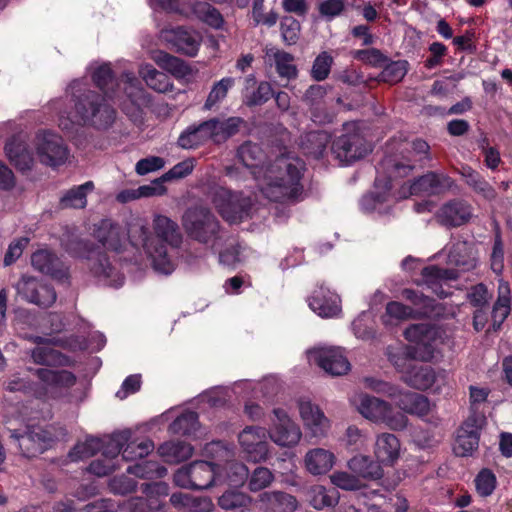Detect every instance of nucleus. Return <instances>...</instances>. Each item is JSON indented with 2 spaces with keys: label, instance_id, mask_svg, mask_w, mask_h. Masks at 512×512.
I'll return each instance as SVG.
<instances>
[{
  "label": "nucleus",
  "instance_id": "1",
  "mask_svg": "<svg viewBox=\"0 0 512 512\" xmlns=\"http://www.w3.org/2000/svg\"><path fill=\"white\" fill-rule=\"evenodd\" d=\"M261 155L258 145L246 143L238 150V156L253 172L263 195L271 201L297 199L302 194L299 181L304 169L303 162L292 156H281L268 167H258L253 163Z\"/></svg>",
  "mask_w": 512,
  "mask_h": 512
},
{
  "label": "nucleus",
  "instance_id": "2",
  "mask_svg": "<svg viewBox=\"0 0 512 512\" xmlns=\"http://www.w3.org/2000/svg\"><path fill=\"white\" fill-rule=\"evenodd\" d=\"M152 227L155 239L149 228L141 225L130 231V241L134 246H142L146 250L155 270L171 274L176 267V254L183 243V234L176 221L161 214L154 216Z\"/></svg>",
  "mask_w": 512,
  "mask_h": 512
},
{
  "label": "nucleus",
  "instance_id": "3",
  "mask_svg": "<svg viewBox=\"0 0 512 512\" xmlns=\"http://www.w3.org/2000/svg\"><path fill=\"white\" fill-rule=\"evenodd\" d=\"M94 85L105 96L92 90L84 91L77 97L75 110L77 116L85 125H91L98 130H106L112 126L116 119V110L107 102L106 98L116 96L115 87L118 85L110 63L98 66L91 75Z\"/></svg>",
  "mask_w": 512,
  "mask_h": 512
},
{
  "label": "nucleus",
  "instance_id": "4",
  "mask_svg": "<svg viewBox=\"0 0 512 512\" xmlns=\"http://www.w3.org/2000/svg\"><path fill=\"white\" fill-rule=\"evenodd\" d=\"M182 226L187 236L212 248L221 236V223L210 208L192 205L182 215Z\"/></svg>",
  "mask_w": 512,
  "mask_h": 512
},
{
  "label": "nucleus",
  "instance_id": "5",
  "mask_svg": "<svg viewBox=\"0 0 512 512\" xmlns=\"http://www.w3.org/2000/svg\"><path fill=\"white\" fill-rule=\"evenodd\" d=\"M350 402L364 418L385 424L391 430H403L408 425V418L403 412L395 411L389 402L377 397L357 393L351 397Z\"/></svg>",
  "mask_w": 512,
  "mask_h": 512
},
{
  "label": "nucleus",
  "instance_id": "6",
  "mask_svg": "<svg viewBox=\"0 0 512 512\" xmlns=\"http://www.w3.org/2000/svg\"><path fill=\"white\" fill-rule=\"evenodd\" d=\"M404 337L412 348L413 357L421 362H432L441 356L443 343L438 328L430 324H413L404 331Z\"/></svg>",
  "mask_w": 512,
  "mask_h": 512
},
{
  "label": "nucleus",
  "instance_id": "7",
  "mask_svg": "<svg viewBox=\"0 0 512 512\" xmlns=\"http://www.w3.org/2000/svg\"><path fill=\"white\" fill-rule=\"evenodd\" d=\"M62 246L70 256L89 261V269L95 277L107 279L113 275L115 268L100 245L79 237H70Z\"/></svg>",
  "mask_w": 512,
  "mask_h": 512
},
{
  "label": "nucleus",
  "instance_id": "8",
  "mask_svg": "<svg viewBox=\"0 0 512 512\" xmlns=\"http://www.w3.org/2000/svg\"><path fill=\"white\" fill-rule=\"evenodd\" d=\"M401 297L413 305L408 307L400 302H389L386 306V312L382 316V321L386 326L396 325L399 321L427 316L433 310V301L422 292L412 289H404Z\"/></svg>",
  "mask_w": 512,
  "mask_h": 512
},
{
  "label": "nucleus",
  "instance_id": "9",
  "mask_svg": "<svg viewBox=\"0 0 512 512\" xmlns=\"http://www.w3.org/2000/svg\"><path fill=\"white\" fill-rule=\"evenodd\" d=\"M213 462L197 460L179 468L173 476L174 483L185 489L203 490L215 482L217 468Z\"/></svg>",
  "mask_w": 512,
  "mask_h": 512
},
{
  "label": "nucleus",
  "instance_id": "10",
  "mask_svg": "<svg viewBox=\"0 0 512 512\" xmlns=\"http://www.w3.org/2000/svg\"><path fill=\"white\" fill-rule=\"evenodd\" d=\"M401 380L416 390L433 389L435 393H441L443 389L450 387L447 371L435 370L430 366L409 365L407 371L401 375Z\"/></svg>",
  "mask_w": 512,
  "mask_h": 512
},
{
  "label": "nucleus",
  "instance_id": "11",
  "mask_svg": "<svg viewBox=\"0 0 512 512\" xmlns=\"http://www.w3.org/2000/svg\"><path fill=\"white\" fill-rule=\"evenodd\" d=\"M272 414L269 439L282 448L297 446L303 436L300 426L281 408L273 409Z\"/></svg>",
  "mask_w": 512,
  "mask_h": 512
},
{
  "label": "nucleus",
  "instance_id": "12",
  "mask_svg": "<svg viewBox=\"0 0 512 512\" xmlns=\"http://www.w3.org/2000/svg\"><path fill=\"white\" fill-rule=\"evenodd\" d=\"M224 133V122L211 118L186 127L177 139V146L185 150H194Z\"/></svg>",
  "mask_w": 512,
  "mask_h": 512
},
{
  "label": "nucleus",
  "instance_id": "13",
  "mask_svg": "<svg viewBox=\"0 0 512 512\" xmlns=\"http://www.w3.org/2000/svg\"><path fill=\"white\" fill-rule=\"evenodd\" d=\"M268 431L261 426H247L238 436L239 444L254 462L266 461L271 453Z\"/></svg>",
  "mask_w": 512,
  "mask_h": 512
},
{
  "label": "nucleus",
  "instance_id": "14",
  "mask_svg": "<svg viewBox=\"0 0 512 512\" xmlns=\"http://www.w3.org/2000/svg\"><path fill=\"white\" fill-rule=\"evenodd\" d=\"M36 139V152L42 164L57 167L66 162L69 151L62 137L43 131L37 134Z\"/></svg>",
  "mask_w": 512,
  "mask_h": 512
},
{
  "label": "nucleus",
  "instance_id": "15",
  "mask_svg": "<svg viewBox=\"0 0 512 512\" xmlns=\"http://www.w3.org/2000/svg\"><path fill=\"white\" fill-rule=\"evenodd\" d=\"M307 358L333 376L344 375L350 370V363L340 348L315 347L307 351Z\"/></svg>",
  "mask_w": 512,
  "mask_h": 512
},
{
  "label": "nucleus",
  "instance_id": "16",
  "mask_svg": "<svg viewBox=\"0 0 512 512\" xmlns=\"http://www.w3.org/2000/svg\"><path fill=\"white\" fill-rule=\"evenodd\" d=\"M299 417L307 433L312 438L321 439L327 436L331 422L323 410L310 400L301 399L297 404Z\"/></svg>",
  "mask_w": 512,
  "mask_h": 512
},
{
  "label": "nucleus",
  "instance_id": "17",
  "mask_svg": "<svg viewBox=\"0 0 512 512\" xmlns=\"http://www.w3.org/2000/svg\"><path fill=\"white\" fill-rule=\"evenodd\" d=\"M162 38L171 50L189 57L196 56L201 45L199 34L184 27L164 29Z\"/></svg>",
  "mask_w": 512,
  "mask_h": 512
},
{
  "label": "nucleus",
  "instance_id": "18",
  "mask_svg": "<svg viewBox=\"0 0 512 512\" xmlns=\"http://www.w3.org/2000/svg\"><path fill=\"white\" fill-rule=\"evenodd\" d=\"M454 186V181L446 174L430 172L418 178L408 188L403 187V191L399 197L405 198L409 195L439 194L451 190Z\"/></svg>",
  "mask_w": 512,
  "mask_h": 512
},
{
  "label": "nucleus",
  "instance_id": "19",
  "mask_svg": "<svg viewBox=\"0 0 512 512\" xmlns=\"http://www.w3.org/2000/svg\"><path fill=\"white\" fill-rule=\"evenodd\" d=\"M483 419L479 417H469L459 428L453 451L457 456L465 457L472 455L479 445V429L482 426Z\"/></svg>",
  "mask_w": 512,
  "mask_h": 512
},
{
  "label": "nucleus",
  "instance_id": "20",
  "mask_svg": "<svg viewBox=\"0 0 512 512\" xmlns=\"http://www.w3.org/2000/svg\"><path fill=\"white\" fill-rule=\"evenodd\" d=\"M335 453L323 447L308 449L303 457V467L312 476H323L329 473L336 465Z\"/></svg>",
  "mask_w": 512,
  "mask_h": 512
},
{
  "label": "nucleus",
  "instance_id": "21",
  "mask_svg": "<svg viewBox=\"0 0 512 512\" xmlns=\"http://www.w3.org/2000/svg\"><path fill=\"white\" fill-rule=\"evenodd\" d=\"M332 153L340 164L348 165L363 158L368 148L362 145L357 135H342L333 142Z\"/></svg>",
  "mask_w": 512,
  "mask_h": 512
},
{
  "label": "nucleus",
  "instance_id": "22",
  "mask_svg": "<svg viewBox=\"0 0 512 512\" xmlns=\"http://www.w3.org/2000/svg\"><path fill=\"white\" fill-rule=\"evenodd\" d=\"M31 264L35 270L46 274L56 280L69 278V269L64 262L53 252L37 250L31 256Z\"/></svg>",
  "mask_w": 512,
  "mask_h": 512
},
{
  "label": "nucleus",
  "instance_id": "23",
  "mask_svg": "<svg viewBox=\"0 0 512 512\" xmlns=\"http://www.w3.org/2000/svg\"><path fill=\"white\" fill-rule=\"evenodd\" d=\"M12 437L17 439L21 454L26 458L42 454L51 440L50 434L41 428L28 429L20 435L14 432Z\"/></svg>",
  "mask_w": 512,
  "mask_h": 512
},
{
  "label": "nucleus",
  "instance_id": "24",
  "mask_svg": "<svg viewBox=\"0 0 512 512\" xmlns=\"http://www.w3.org/2000/svg\"><path fill=\"white\" fill-rule=\"evenodd\" d=\"M400 455L401 443L394 434L383 432L376 436L374 456L380 465L393 466Z\"/></svg>",
  "mask_w": 512,
  "mask_h": 512
},
{
  "label": "nucleus",
  "instance_id": "25",
  "mask_svg": "<svg viewBox=\"0 0 512 512\" xmlns=\"http://www.w3.org/2000/svg\"><path fill=\"white\" fill-rule=\"evenodd\" d=\"M436 216L443 225L461 226L472 218V206L463 200H452L444 204Z\"/></svg>",
  "mask_w": 512,
  "mask_h": 512
},
{
  "label": "nucleus",
  "instance_id": "26",
  "mask_svg": "<svg viewBox=\"0 0 512 512\" xmlns=\"http://www.w3.org/2000/svg\"><path fill=\"white\" fill-rule=\"evenodd\" d=\"M95 237L101 243L102 250L121 252L124 246L122 227L110 219H103L95 230Z\"/></svg>",
  "mask_w": 512,
  "mask_h": 512
},
{
  "label": "nucleus",
  "instance_id": "27",
  "mask_svg": "<svg viewBox=\"0 0 512 512\" xmlns=\"http://www.w3.org/2000/svg\"><path fill=\"white\" fill-rule=\"evenodd\" d=\"M309 307L325 318L337 316L341 311L339 297L323 286L314 291L309 299Z\"/></svg>",
  "mask_w": 512,
  "mask_h": 512
},
{
  "label": "nucleus",
  "instance_id": "28",
  "mask_svg": "<svg viewBox=\"0 0 512 512\" xmlns=\"http://www.w3.org/2000/svg\"><path fill=\"white\" fill-rule=\"evenodd\" d=\"M393 400L403 412L419 417L428 415L432 409V404L426 396L404 390L401 387H399L397 398Z\"/></svg>",
  "mask_w": 512,
  "mask_h": 512
},
{
  "label": "nucleus",
  "instance_id": "29",
  "mask_svg": "<svg viewBox=\"0 0 512 512\" xmlns=\"http://www.w3.org/2000/svg\"><path fill=\"white\" fill-rule=\"evenodd\" d=\"M265 61L270 65H275L280 77L291 79L297 76V68L293 63L294 57L288 52L276 47H267L265 50Z\"/></svg>",
  "mask_w": 512,
  "mask_h": 512
},
{
  "label": "nucleus",
  "instance_id": "30",
  "mask_svg": "<svg viewBox=\"0 0 512 512\" xmlns=\"http://www.w3.org/2000/svg\"><path fill=\"white\" fill-rule=\"evenodd\" d=\"M456 275L453 271L441 270L436 266L423 268L422 270V284L431 289L439 297H446L448 292L444 286L447 281L455 279Z\"/></svg>",
  "mask_w": 512,
  "mask_h": 512
},
{
  "label": "nucleus",
  "instance_id": "31",
  "mask_svg": "<svg viewBox=\"0 0 512 512\" xmlns=\"http://www.w3.org/2000/svg\"><path fill=\"white\" fill-rule=\"evenodd\" d=\"M259 501L269 512H293L297 508L296 498L284 492H264L260 495Z\"/></svg>",
  "mask_w": 512,
  "mask_h": 512
},
{
  "label": "nucleus",
  "instance_id": "32",
  "mask_svg": "<svg viewBox=\"0 0 512 512\" xmlns=\"http://www.w3.org/2000/svg\"><path fill=\"white\" fill-rule=\"evenodd\" d=\"M448 260L451 264L470 270L476 266L473 247L466 241H456L448 246Z\"/></svg>",
  "mask_w": 512,
  "mask_h": 512
},
{
  "label": "nucleus",
  "instance_id": "33",
  "mask_svg": "<svg viewBox=\"0 0 512 512\" xmlns=\"http://www.w3.org/2000/svg\"><path fill=\"white\" fill-rule=\"evenodd\" d=\"M458 172L465 183L476 193L487 200H494L496 198L495 189L476 170L468 165H463Z\"/></svg>",
  "mask_w": 512,
  "mask_h": 512
},
{
  "label": "nucleus",
  "instance_id": "34",
  "mask_svg": "<svg viewBox=\"0 0 512 512\" xmlns=\"http://www.w3.org/2000/svg\"><path fill=\"white\" fill-rule=\"evenodd\" d=\"M193 447L185 441H168L158 448L159 455L168 463H179L193 454Z\"/></svg>",
  "mask_w": 512,
  "mask_h": 512
},
{
  "label": "nucleus",
  "instance_id": "35",
  "mask_svg": "<svg viewBox=\"0 0 512 512\" xmlns=\"http://www.w3.org/2000/svg\"><path fill=\"white\" fill-rule=\"evenodd\" d=\"M131 91L127 92L128 102L122 104V111L133 121L142 118L143 107H148L150 96L141 88L131 87Z\"/></svg>",
  "mask_w": 512,
  "mask_h": 512
},
{
  "label": "nucleus",
  "instance_id": "36",
  "mask_svg": "<svg viewBox=\"0 0 512 512\" xmlns=\"http://www.w3.org/2000/svg\"><path fill=\"white\" fill-rule=\"evenodd\" d=\"M37 378L48 386L70 388L76 383V376L68 370H51L38 368L35 370Z\"/></svg>",
  "mask_w": 512,
  "mask_h": 512
},
{
  "label": "nucleus",
  "instance_id": "37",
  "mask_svg": "<svg viewBox=\"0 0 512 512\" xmlns=\"http://www.w3.org/2000/svg\"><path fill=\"white\" fill-rule=\"evenodd\" d=\"M386 355L389 362L401 375L407 371L409 365H413L411 361L415 360L411 346L404 343H396L388 346Z\"/></svg>",
  "mask_w": 512,
  "mask_h": 512
},
{
  "label": "nucleus",
  "instance_id": "38",
  "mask_svg": "<svg viewBox=\"0 0 512 512\" xmlns=\"http://www.w3.org/2000/svg\"><path fill=\"white\" fill-rule=\"evenodd\" d=\"M348 468L365 479H379L382 476L380 463L365 455H356L348 461Z\"/></svg>",
  "mask_w": 512,
  "mask_h": 512
},
{
  "label": "nucleus",
  "instance_id": "39",
  "mask_svg": "<svg viewBox=\"0 0 512 512\" xmlns=\"http://www.w3.org/2000/svg\"><path fill=\"white\" fill-rule=\"evenodd\" d=\"M310 504L316 510L333 507L338 503L339 494L335 489H327L322 485H314L308 491Z\"/></svg>",
  "mask_w": 512,
  "mask_h": 512
},
{
  "label": "nucleus",
  "instance_id": "40",
  "mask_svg": "<svg viewBox=\"0 0 512 512\" xmlns=\"http://www.w3.org/2000/svg\"><path fill=\"white\" fill-rule=\"evenodd\" d=\"M126 472L142 479H161L166 476L167 469L156 461L143 460L128 466Z\"/></svg>",
  "mask_w": 512,
  "mask_h": 512
},
{
  "label": "nucleus",
  "instance_id": "41",
  "mask_svg": "<svg viewBox=\"0 0 512 512\" xmlns=\"http://www.w3.org/2000/svg\"><path fill=\"white\" fill-rule=\"evenodd\" d=\"M498 299L493 308V325L498 329L510 313V288L507 282L500 281Z\"/></svg>",
  "mask_w": 512,
  "mask_h": 512
},
{
  "label": "nucleus",
  "instance_id": "42",
  "mask_svg": "<svg viewBox=\"0 0 512 512\" xmlns=\"http://www.w3.org/2000/svg\"><path fill=\"white\" fill-rule=\"evenodd\" d=\"M199 427V416L195 411H185L181 413L169 425V431L172 434L190 436L194 434Z\"/></svg>",
  "mask_w": 512,
  "mask_h": 512
},
{
  "label": "nucleus",
  "instance_id": "43",
  "mask_svg": "<svg viewBox=\"0 0 512 512\" xmlns=\"http://www.w3.org/2000/svg\"><path fill=\"white\" fill-rule=\"evenodd\" d=\"M94 188L92 181L75 186L68 190L60 199L62 207L84 208L87 204V193Z\"/></svg>",
  "mask_w": 512,
  "mask_h": 512
},
{
  "label": "nucleus",
  "instance_id": "44",
  "mask_svg": "<svg viewBox=\"0 0 512 512\" xmlns=\"http://www.w3.org/2000/svg\"><path fill=\"white\" fill-rule=\"evenodd\" d=\"M251 203L248 198H239L229 196L226 199V221L230 223H239L249 217Z\"/></svg>",
  "mask_w": 512,
  "mask_h": 512
},
{
  "label": "nucleus",
  "instance_id": "45",
  "mask_svg": "<svg viewBox=\"0 0 512 512\" xmlns=\"http://www.w3.org/2000/svg\"><path fill=\"white\" fill-rule=\"evenodd\" d=\"M157 63L176 78H184L192 73L191 67L184 60L165 52L158 55Z\"/></svg>",
  "mask_w": 512,
  "mask_h": 512
},
{
  "label": "nucleus",
  "instance_id": "46",
  "mask_svg": "<svg viewBox=\"0 0 512 512\" xmlns=\"http://www.w3.org/2000/svg\"><path fill=\"white\" fill-rule=\"evenodd\" d=\"M154 450V443L150 439H144L140 442L128 440L122 451V458L125 461H134L143 459Z\"/></svg>",
  "mask_w": 512,
  "mask_h": 512
},
{
  "label": "nucleus",
  "instance_id": "47",
  "mask_svg": "<svg viewBox=\"0 0 512 512\" xmlns=\"http://www.w3.org/2000/svg\"><path fill=\"white\" fill-rule=\"evenodd\" d=\"M391 198L387 192H373L365 195L361 200V207L366 212L387 213Z\"/></svg>",
  "mask_w": 512,
  "mask_h": 512
},
{
  "label": "nucleus",
  "instance_id": "48",
  "mask_svg": "<svg viewBox=\"0 0 512 512\" xmlns=\"http://www.w3.org/2000/svg\"><path fill=\"white\" fill-rule=\"evenodd\" d=\"M131 439V432L124 430L113 433L105 445L102 444V454L109 457L113 462L123 451L124 445Z\"/></svg>",
  "mask_w": 512,
  "mask_h": 512
},
{
  "label": "nucleus",
  "instance_id": "49",
  "mask_svg": "<svg viewBox=\"0 0 512 512\" xmlns=\"http://www.w3.org/2000/svg\"><path fill=\"white\" fill-rule=\"evenodd\" d=\"M193 11L197 17L214 28H220L224 23L221 13L207 2H196Z\"/></svg>",
  "mask_w": 512,
  "mask_h": 512
},
{
  "label": "nucleus",
  "instance_id": "50",
  "mask_svg": "<svg viewBox=\"0 0 512 512\" xmlns=\"http://www.w3.org/2000/svg\"><path fill=\"white\" fill-rule=\"evenodd\" d=\"M102 448V441L98 438H88L83 443L76 444L69 452L72 461L83 460L94 456Z\"/></svg>",
  "mask_w": 512,
  "mask_h": 512
},
{
  "label": "nucleus",
  "instance_id": "51",
  "mask_svg": "<svg viewBox=\"0 0 512 512\" xmlns=\"http://www.w3.org/2000/svg\"><path fill=\"white\" fill-rule=\"evenodd\" d=\"M248 479V469L243 463L229 462L226 464V485L236 489L244 485Z\"/></svg>",
  "mask_w": 512,
  "mask_h": 512
},
{
  "label": "nucleus",
  "instance_id": "52",
  "mask_svg": "<svg viewBox=\"0 0 512 512\" xmlns=\"http://www.w3.org/2000/svg\"><path fill=\"white\" fill-rule=\"evenodd\" d=\"M281 36L287 45H294L299 40L301 25L291 16H285L280 23Z\"/></svg>",
  "mask_w": 512,
  "mask_h": 512
},
{
  "label": "nucleus",
  "instance_id": "53",
  "mask_svg": "<svg viewBox=\"0 0 512 512\" xmlns=\"http://www.w3.org/2000/svg\"><path fill=\"white\" fill-rule=\"evenodd\" d=\"M274 480L273 473L266 467H257L251 474L248 486L253 492L267 488Z\"/></svg>",
  "mask_w": 512,
  "mask_h": 512
},
{
  "label": "nucleus",
  "instance_id": "54",
  "mask_svg": "<svg viewBox=\"0 0 512 512\" xmlns=\"http://www.w3.org/2000/svg\"><path fill=\"white\" fill-rule=\"evenodd\" d=\"M143 78L146 84L157 92H166L171 86L169 77L153 67L146 70Z\"/></svg>",
  "mask_w": 512,
  "mask_h": 512
},
{
  "label": "nucleus",
  "instance_id": "55",
  "mask_svg": "<svg viewBox=\"0 0 512 512\" xmlns=\"http://www.w3.org/2000/svg\"><path fill=\"white\" fill-rule=\"evenodd\" d=\"M366 388L373 390L376 393H380L388 396L391 399L397 398L399 392V386L385 382L375 377H366L363 380Z\"/></svg>",
  "mask_w": 512,
  "mask_h": 512
},
{
  "label": "nucleus",
  "instance_id": "56",
  "mask_svg": "<svg viewBox=\"0 0 512 512\" xmlns=\"http://www.w3.org/2000/svg\"><path fill=\"white\" fill-rule=\"evenodd\" d=\"M333 58L327 52L320 53L314 60L311 75L317 81L326 79L330 73Z\"/></svg>",
  "mask_w": 512,
  "mask_h": 512
},
{
  "label": "nucleus",
  "instance_id": "57",
  "mask_svg": "<svg viewBox=\"0 0 512 512\" xmlns=\"http://www.w3.org/2000/svg\"><path fill=\"white\" fill-rule=\"evenodd\" d=\"M330 481L343 490H358L362 487L360 479L347 472L337 471L330 476Z\"/></svg>",
  "mask_w": 512,
  "mask_h": 512
},
{
  "label": "nucleus",
  "instance_id": "58",
  "mask_svg": "<svg viewBox=\"0 0 512 512\" xmlns=\"http://www.w3.org/2000/svg\"><path fill=\"white\" fill-rule=\"evenodd\" d=\"M478 146L484 156V162L487 168L496 170L501 163L500 152L498 149L490 146L486 137H483L478 141Z\"/></svg>",
  "mask_w": 512,
  "mask_h": 512
},
{
  "label": "nucleus",
  "instance_id": "59",
  "mask_svg": "<svg viewBox=\"0 0 512 512\" xmlns=\"http://www.w3.org/2000/svg\"><path fill=\"white\" fill-rule=\"evenodd\" d=\"M475 484L480 495L488 496L492 494L496 487V477L490 470L483 469L477 475Z\"/></svg>",
  "mask_w": 512,
  "mask_h": 512
},
{
  "label": "nucleus",
  "instance_id": "60",
  "mask_svg": "<svg viewBox=\"0 0 512 512\" xmlns=\"http://www.w3.org/2000/svg\"><path fill=\"white\" fill-rule=\"evenodd\" d=\"M56 299L57 295L55 289L48 284L42 283L38 288L37 293H35V298L31 299L29 303L42 308H48L55 303Z\"/></svg>",
  "mask_w": 512,
  "mask_h": 512
},
{
  "label": "nucleus",
  "instance_id": "61",
  "mask_svg": "<svg viewBox=\"0 0 512 512\" xmlns=\"http://www.w3.org/2000/svg\"><path fill=\"white\" fill-rule=\"evenodd\" d=\"M41 282L31 276H23L17 283L16 289L18 294L30 302L31 299L35 298L38 288L41 286Z\"/></svg>",
  "mask_w": 512,
  "mask_h": 512
},
{
  "label": "nucleus",
  "instance_id": "62",
  "mask_svg": "<svg viewBox=\"0 0 512 512\" xmlns=\"http://www.w3.org/2000/svg\"><path fill=\"white\" fill-rule=\"evenodd\" d=\"M252 16L255 23L263 24L268 27H272L277 23L278 14L274 11L268 13L263 12V0H254Z\"/></svg>",
  "mask_w": 512,
  "mask_h": 512
},
{
  "label": "nucleus",
  "instance_id": "63",
  "mask_svg": "<svg viewBox=\"0 0 512 512\" xmlns=\"http://www.w3.org/2000/svg\"><path fill=\"white\" fill-rule=\"evenodd\" d=\"M115 463L109 458L101 454V456L89 464L87 470L89 473L98 477L107 476L115 471Z\"/></svg>",
  "mask_w": 512,
  "mask_h": 512
},
{
  "label": "nucleus",
  "instance_id": "64",
  "mask_svg": "<svg viewBox=\"0 0 512 512\" xmlns=\"http://www.w3.org/2000/svg\"><path fill=\"white\" fill-rule=\"evenodd\" d=\"M273 90L268 82H261L257 89L251 94L245 95V101L248 105H260L265 103L272 96Z\"/></svg>",
  "mask_w": 512,
  "mask_h": 512
}]
</instances>
